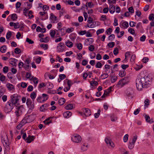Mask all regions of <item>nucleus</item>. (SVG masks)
Wrapping results in <instances>:
<instances>
[{
  "label": "nucleus",
  "instance_id": "f257e3e1",
  "mask_svg": "<svg viewBox=\"0 0 154 154\" xmlns=\"http://www.w3.org/2000/svg\"><path fill=\"white\" fill-rule=\"evenodd\" d=\"M139 79L136 80V86L138 91H141L144 88H146L150 84L151 78L149 75H144L143 73H140Z\"/></svg>",
  "mask_w": 154,
  "mask_h": 154
},
{
  "label": "nucleus",
  "instance_id": "f03ea898",
  "mask_svg": "<svg viewBox=\"0 0 154 154\" xmlns=\"http://www.w3.org/2000/svg\"><path fill=\"white\" fill-rule=\"evenodd\" d=\"M20 98V96L17 94H14L11 95L10 101L15 104L16 106L19 105V100Z\"/></svg>",
  "mask_w": 154,
  "mask_h": 154
},
{
  "label": "nucleus",
  "instance_id": "7ed1b4c3",
  "mask_svg": "<svg viewBox=\"0 0 154 154\" xmlns=\"http://www.w3.org/2000/svg\"><path fill=\"white\" fill-rule=\"evenodd\" d=\"M1 140L6 150L7 151H9L10 150V148L9 146V143L7 136L6 135L5 136L2 137Z\"/></svg>",
  "mask_w": 154,
  "mask_h": 154
},
{
  "label": "nucleus",
  "instance_id": "20e7f679",
  "mask_svg": "<svg viewBox=\"0 0 154 154\" xmlns=\"http://www.w3.org/2000/svg\"><path fill=\"white\" fill-rule=\"evenodd\" d=\"M24 110L23 105H21L17 107L15 113L17 117H18L20 116L23 111Z\"/></svg>",
  "mask_w": 154,
  "mask_h": 154
},
{
  "label": "nucleus",
  "instance_id": "39448f33",
  "mask_svg": "<svg viewBox=\"0 0 154 154\" xmlns=\"http://www.w3.org/2000/svg\"><path fill=\"white\" fill-rule=\"evenodd\" d=\"M66 46L63 42L59 43L57 47V51L58 52H61L64 51Z\"/></svg>",
  "mask_w": 154,
  "mask_h": 154
},
{
  "label": "nucleus",
  "instance_id": "423d86ee",
  "mask_svg": "<svg viewBox=\"0 0 154 154\" xmlns=\"http://www.w3.org/2000/svg\"><path fill=\"white\" fill-rule=\"evenodd\" d=\"M26 104L29 109L32 110L34 107V103L32 102L30 98H27L26 100Z\"/></svg>",
  "mask_w": 154,
  "mask_h": 154
},
{
  "label": "nucleus",
  "instance_id": "0eeeda50",
  "mask_svg": "<svg viewBox=\"0 0 154 154\" xmlns=\"http://www.w3.org/2000/svg\"><path fill=\"white\" fill-rule=\"evenodd\" d=\"M14 105H15V104L9 100L6 104L5 109H7L8 112H10L13 109Z\"/></svg>",
  "mask_w": 154,
  "mask_h": 154
},
{
  "label": "nucleus",
  "instance_id": "6e6552de",
  "mask_svg": "<svg viewBox=\"0 0 154 154\" xmlns=\"http://www.w3.org/2000/svg\"><path fill=\"white\" fill-rule=\"evenodd\" d=\"M126 95L130 98H132L134 96V91L133 89L131 88L127 89L125 91Z\"/></svg>",
  "mask_w": 154,
  "mask_h": 154
},
{
  "label": "nucleus",
  "instance_id": "1a4fd4ad",
  "mask_svg": "<svg viewBox=\"0 0 154 154\" xmlns=\"http://www.w3.org/2000/svg\"><path fill=\"white\" fill-rule=\"evenodd\" d=\"M72 140L74 142L76 143H79L82 140L81 137L77 134H74L72 137Z\"/></svg>",
  "mask_w": 154,
  "mask_h": 154
},
{
  "label": "nucleus",
  "instance_id": "9d476101",
  "mask_svg": "<svg viewBox=\"0 0 154 154\" xmlns=\"http://www.w3.org/2000/svg\"><path fill=\"white\" fill-rule=\"evenodd\" d=\"M33 115H31L25 116L23 119L25 121L26 123H29L31 122L33 120Z\"/></svg>",
  "mask_w": 154,
  "mask_h": 154
},
{
  "label": "nucleus",
  "instance_id": "9b49d317",
  "mask_svg": "<svg viewBox=\"0 0 154 154\" xmlns=\"http://www.w3.org/2000/svg\"><path fill=\"white\" fill-rule=\"evenodd\" d=\"M105 141L106 143L108 145L110 146L112 148H113L114 146V143L112 142L110 139L108 138H106L105 139Z\"/></svg>",
  "mask_w": 154,
  "mask_h": 154
},
{
  "label": "nucleus",
  "instance_id": "f8f14e48",
  "mask_svg": "<svg viewBox=\"0 0 154 154\" xmlns=\"http://www.w3.org/2000/svg\"><path fill=\"white\" fill-rule=\"evenodd\" d=\"M122 79V85H121V87H122L125 85L126 84H127L129 82V77L127 76L124 78Z\"/></svg>",
  "mask_w": 154,
  "mask_h": 154
},
{
  "label": "nucleus",
  "instance_id": "ddd939ff",
  "mask_svg": "<svg viewBox=\"0 0 154 154\" xmlns=\"http://www.w3.org/2000/svg\"><path fill=\"white\" fill-rule=\"evenodd\" d=\"M120 26L121 28H124L126 29L129 26L128 23L126 21L122 23L121 22L120 23Z\"/></svg>",
  "mask_w": 154,
  "mask_h": 154
},
{
  "label": "nucleus",
  "instance_id": "4468645a",
  "mask_svg": "<svg viewBox=\"0 0 154 154\" xmlns=\"http://www.w3.org/2000/svg\"><path fill=\"white\" fill-rule=\"evenodd\" d=\"M85 110H83V112H85L84 115L86 116H89L91 114V110L88 108H85Z\"/></svg>",
  "mask_w": 154,
  "mask_h": 154
},
{
  "label": "nucleus",
  "instance_id": "2eb2a0df",
  "mask_svg": "<svg viewBox=\"0 0 154 154\" xmlns=\"http://www.w3.org/2000/svg\"><path fill=\"white\" fill-rule=\"evenodd\" d=\"M35 137L33 136H31L29 135L27 138H26V142L27 143H30L32 141H33L35 139Z\"/></svg>",
  "mask_w": 154,
  "mask_h": 154
},
{
  "label": "nucleus",
  "instance_id": "dca6fc26",
  "mask_svg": "<svg viewBox=\"0 0 154 154\" xmlns=\"http://www.w3.org/2000/svg\"><path fill=\"white\" fill-rule=\"evenodd\" d=\"M49 106V104L46 103L42 105L40 107V110L44 112L46 109Z\"/></svg>",
  "mask_w": 154,
  "mask_h": 154
},
{
  "label": "nucleus",
  "instance_id": "f3484780",
  "mask_svg": "<svg viewBox=\"0 0 154 154\" xmlns=\"http://www.w3.org/2000/svg\"><path fill=\"white\" fill-rule=\"evenodd\" d=\"M72 115L71 112L69 111H67L64 112L63 115L65 118H69Z\"/></svg>",
  "mask_w": 154,
  "mask_h": 154
},
{
  "label": "nucleus",
  "instance_id": "a211bd4d",
  "mask_svg": "<svg viewBox=\"0 0 154 154\" xmlns=\"http://www.w3.org/2000/svg\"><path fill=\"white\" fill-rule=\"evenodd\" d=\"M31 81H33L34 83V85L35 87H36L38 82V79L35 77H32V79H31Z\"/></svg>",
  "mask_w": 154,
  "mask_h": 154
},
{
  "label": "nucleus",
  "instance_id": "6ab92c4d",
  "mask_svg": "<svg viewBox=\"0 0 154 154\" xmlns=\"http://www.w3.org/2000/svg\"><path fill=\"white\" fill-rule=\"evenodd\" d=\"M115 6L113 5H111L109 6V11L111 14H113L115 11Z\"/></svg>",
  "mask_w": 154,
  "mask_h": 154
},
{
  "label": "nucleus",
  "instance_id": "aec40b11",
  "mask_svg": "<svg viewBox=\"0 0 154 154\" xmlns=\"http://www.w3.org/2000/svg\"><path fill=\"white\" fill-rule=\"evenodd\" d=\"M17 61V60L16 59L11 58L10 59V63L14 66H16V62Z\"/></svg>",
  "mask_w": 154,
  "mask_h": 154
},
{
  "label": "nucleus",
  "instance_id": "412c9836",
  "mask_svg": "<svg viewBox=\"0 0 154 154\" xmlns=\"http://www.w3.org/2000/svg\"><path fill=\"white\" fill-rule=\"evenodd\" d=\"M58 30L59 31L58 32L59 34H60L62 36L65 34V27H63L60 29H59Z\"/></svg>",
  "mask_w": 154,
  "mask_h": 154
},
{
  "label": "nucleus",
  "instance_id": "4be33fe9",
  "mask_svg": "<svg viewBox=\"0 0 154 154\" xmlns=\"http://www.w3.org/2000/svg\"><path fill=\"white\" fill-rule=\"evenodd\" d=\"M88 147V145L87 143H84L82 146L81 149L83 151L86 150Z\"/></svg>",
  "mask_w": 154,
  "mask_h": 154
},
{
  "label": "nucleus",
  "instance_id": "5701e85b",
  "mask_svg": "<svg viewBox=\"0 0 154 154\" xmlns=\"http://www.w3.org/2000/svg\"><path fill=\"white\" fill-rule=\"evenodd\" d=\"M6 86L9 91L12 90L14 89V87L13 85L8 83L6 84Z\"/></svg>",
  "mask_w": 154,
  "mask_h": 154
},
{
  "label": "nucleus",
  "instance_id": "b1692460",
  "mask_svg": "<svg viewBox=\"0 0 154 154\" xmlns=\"http://www.w3.org/2000/svg\"><path fill=\"white\" fill-rule=\"evenodd\" d=\"M5 90L4 87L2 86H0V98L4 94Z\"/></svg>",
  "mask_w": 154,
  "mask_h": 154
},
{
  "label": "nucleus",
  "instance_id": "393cba45",
  "mask_svg": "<svg viewBox=\"0 0 154 154\" xmlns=\"http://www.w3.org/2000/svg\"><path fill=\"white\" fill-rule=\"evenodd\" d=\"M65 109L67 110L72 109L73 108V104H69L66 105L65 107Z\"/></svg>",
  "mask_w": 154,
  "mask_h": 154
},
{
  "label": "nucleus",
  "instance_id": "a878e982",
  "mask_svg": "<svg viewBox=\"0 0 154 154\" xmlns=\"http://www.w3.org/2000/svg\"><path fill=\"white\" fill-rule=\"evenodd\" d=\"M7 47L5 45H3L0 48V52L3 53H5L7 50Z\"/></svg>",
  "mask_w": 154,
  "mask_h": 154
},
{
  "label": "nucleus",
  "instance_id": "bb28decb",
  "mask_svg": "<svg viewBox=\"0 0 154 154\" xmlns=\"http://www.w3.org/2000/svg\"><path fill=\"white\" fill-rule=\"evenodd\" d=\"M65 44L66 46L69 48H71L73 45V43L72 42L70 41L69 40H68L67 41L65 42Z\"/></svg>",
  "mask_w": 154,
  "mask_h": 154
},
{
  "label": "nucleus",
  "instance_id": "cd10ccee",
  "mask_svg": "<svg viewBox=\"0 0 154 154\" xmlns=\"http://www.w3.org/2000/svg\"><path fill=\"white\" fill-rule=\"evenodd\" d=\"M126 74V72L125 70H123L122 71L120 70L119 71V76L123 77Z\"/></svg>",
  "mask_w": 154,
  "mask_h": 154
},
{
  "label": "nucleus",
  "instance_id": "c85d7f7f",
  "mask_svg": "<svg viewBox=\"0 0 154 154\" xmlns=\"http://www.w3.org/2000/svg\"><path fill=\"white\" fill-rule=\"evenodd\" d=\"M33 77L34 76H32L30 73L27 72L26 74V78L27 79H29L30 80H31V79H32V77Z\"/></svg>",
  "mask_w": 154,
  "mask_h": 154
},
{
  "label": "nucleus",
  "instance_id": "c756f323",
  "mask_svg": "<svg viewBox=\"0 0 154 154\" xmlns=\"http://www.w3.org/2000/svg\"><path fill=\"white\" fill-rule=\"evenodd\" d=\"M65 100L64 98H60L58 100V103L60 105H63L65 103Z\"/></svg>",
  "mask_w": 154,
  "mask_h": 154
},
{
  "label": "nucleus",
  "instance_id": "7c9ffc66",
  "mask_svg": "<svg viewBox=\"0 0 154 154\" xmlns=\"http://www.w3.org/2000/svg\"><path fill=\"white\" fill-rule=\"evenodd\" d=\"M112 87H110L108 88L107 89L104 90V94H106V95H107L109 93L112 91Z\"/></svg>",
  "mask_w": 154,
  "mask_h": 154
},
{
  "label": "nucleus",
  "instance_id": "2f4dec72",
  "mask_svg": "<svg viewBox=\"0 0 154 154\" xmlns=\"http://www.w3.org/2000/svg\"><path fill=\"white\" fill-rule=\"evenodd\" d=\"M42 98H43V101L44 102L47 100L48 98V95L46 94H43L42 95Z\"/></svg>",
  "mask_w": 154,
  "mask_h": 154
},
{
  "label": "nucleus",
  "instance_id": "473e14b6",
  "mask_svg": "<svg viewBox=\"0 0 154 154\" xmlns=\"http://www.w3.org/2000/svg\"><path fill=\"white\" fill-rule=\"evenodd\" d=\"M49 38L46 37L44 38H41L40 41L41 42L46 43L48 41Z\"/></svg>",
  "mask_w": 154,
  "mask_h": 154
},
{
  "label": "nucleus",
  "instance_id": "72a5a7b5",
  "mask_svg": "<svg viewBox=\"0 0 154 154\" xmlns=\"http://www.w3.org/2000/svg\"><path fill=\"white\" fill-rule=\"evenodd\" d=\"M88 6L87 5H86V7H87L86 9L87 10L88 9V6L90 8H91L94 7V5L93 4L92 2H89L88 3Z\"/></svg>",
  "mask_w": 154,
  "mask_h": 154
},
{
  "label": "nucleus",
  "instance_id": "f704fd0d",
  "mask_svg": "<svg viewBox=\"0 0 154 154\" xmlns=\"http://www.w3.org/2000/svg\"><path fill=\"white\" fill-rule=\"evenodd\" d=\"M36 93L34 92H32L30 95V97L34 101V100L36 97Z\"/></svg>",
  "mask_w": 154,
  "mask_h": 154
},
{
  "label": "nucleus",
  "instance_id": "c9c22d12",
  "mask_svg": "<svg viewBox=\"0 0 154 154\" xmlns=\"http://www.w3.org/2000/svg\"><path fill=\"white\" fill-rule=\"evenodd\" d=\"M11 16V18L13 20H16L17 18V15L16 14H13Z\"/></svg>",
  "mask_w": 154,
  "mask_h": 154
},
{
  "label": "nucleus",
  "instance_id": "e433bc0d",
  "mask_svg": "<svg viewBox=\"0 0 154 154\" xmlns=\"http://www.w3.org/2000/svg\"><path fill=\"white\" fill-rule=\"evenodd\" d=\"M24 64L22 62H20L18 64V67L20 70L22 69V67H24Z\"/></svg>",
  "mask_w": 154,
  "mask_h": 154
},
{
  "label": "nucleus",
  "instance_id": "4c0bfd02",
  "mask_svg": "<svg viewBox=\"0 0 154 154\" xmlns=\"http://www.w3.org/2000/svg\"><path fill=\"white\" fill-rule=\"evenodd\" d=\"M55 31L54 30H51L50 31V35L51 36V37L52 38H54L55 36Z\"/></svg>",
  "mask_w": 154,
  "mask_h": 154
},
{
  "label": "nucleus",
  "instance_id": "58836bf2",
  "mask_svg": "<svg viewBox=\"0 0 154 154\" xmlns=\"http://www.w3.org/2000/svg\"><path fill=\"white\" fill-rule=\"evenodd\" d=\"M40 47L45 50H47L48 48V45L47 44H42L40 45Z\"/></svg>",
  "mask_w": 154,
  "mask_h": 154
},
{
  "label": "nucleus",
  "instance_id": "ea45409f",
  "mask_svg": "<svg viewBox=\"0 0 154 154\" xmlns=\"http://www.w3.org/2000/svg\"><path fill=\"white\" fill-rule=\"evenodd\" d=\"M95 25L93 23H88L85 26L86 27H88L89 28H94L95 27Z\"/></svg>",
  "mask_w": 154,
  "mask_h": 154
},
{
  "label": "nucleus",
  "instance_id": "a19ab883",
  "mask_svg": "<svg viewBox=\"0 0 154 154\" xmlns=\"http://www.w3.org/2000/svg\"><path fill=\"white\" fill-rule=\"evenodd\" d=\"M14 52L15 54H19L20 53L21 51L19 48H17L14 49Z\"/></svg>",
  "mask_w": 154,
  "mask_h": 154
},
{
  "label": "nucleus",
  "instance_id": "79ce46f5",
  "mask_svg": "<svg viewBox=\"0 0 154 154\" xmlns=\"http://www.w3.org/2000/svg\"><path fill=\"white\" fill-rule=\"evenodd\" d=\"M128 32L132 35L135 34V31L134 29L132 28H129L128 29Z\"/></svg>",
  "mask_w": 154,
  "mask_h": 154
},
{
  "label": "nucleus",
  "instance_id": "37998d69",
  "mask_svg": "<svg viewBox=\"0 0 154 154\" xmlns=\"http://www.w3.org/2000/svg\"><path fill=\"white\" fill-rule=\"evenodd\" d=\"M77 48L79 50H81L82 48V43H80L76 44Z\"/></svg>",
  "mask_w": 154,
  "mask_h": 154
},
{
  "label": "nucleus",
  "instance_id": "c03bdc74",
  "mask_svg": "<svg viewBox=\"0 0 154 154\" xmlns=\"http://www.w3.org/2000/svg\"><path fill=\"white\" fill-rule=\"evenodd\" d=\"M33 13V12L32 11H29L28 14V16L29 17V18L30 19L31 18L34 17V16L32 14Z\"/></svg>",
  "mask_w": 154,
  "mask_h": 154
},
{
  "label": "nucleus",
  "instance_id": "a18cd8bd",
  "mask_svg": "<svg viewBox=\"0 0 154 154\" xmlns=\"http://www.w3.org/2000/svg\"><path fill=\"white\" fill-rule=\"evenodd\" d=\"M100 112L101 111L100 109H99L98 110L97 113H95L94 114V116L95 118H97L99 117L100 115Z\"/></svg>",
  "mask_w": 154,
  "mask_h": 154
},
{
  "label": "nucleus",
  "instance_id": "49530a36",
  "mask_svg": "<svg viewBox=\"0 0 154 154\" xmlns=\"http://www.w3.org/2000/svg\"><path fill=\"white\" fill-rule=\"evenodd\" d=\"M74 29L72 27L68 28L66 30V32L70 33L74 31Z\"/></svg>",
  "mask_w": 154,
  "mask_h": 154
},
{
  "label": "nucleus",
  "instance_id": "de8ad7c7",
  "mask_svg": "<svg viewBox=\"0 0 154 154\" xmlns=\"http://www.w3.org/2000/svg\"><path fill=\"white\" fill-rule=\"evenodd\" d=\"M12 34L11 31H9L8 32L6 35V38L7 39H9L11 37Z\"/></svg>",
  "mask_w": 154,
  "mask_h": 154
},
{
  "label": "nucleus",
  "instance_id": "09e8293b",
  "mask_svg": "<svg viewBox=\"0 0 154 154\" xmlns=\"http://www.w3.org/2000/svg\"><path fill=\"white\" fill-rule=\"evenodd\" d=\"M5 79V76L0 73V80L2 82L4 81Z\"/></svg>",
  "mask_w": 154,
  "mask_h": 154
},
{
  "label": "nucleus",
  "instance_id": "8fccbe9b",
  "mask_svg": "<svg viewBox=\"0 0 154 154\" xmlns=\"http://www.w3.org/2000/svg\"><path fill=\"white\" fill-rule=\"evenodd\" d=\"M102 65L101 63L99 61L97 63L95 66L97 68H101V67H102Z\"/></svg>",
  "mask_w": 154,
  "mask_h": 154
},
{
  "label": "nucleus",
  "instance_id": "3c124183",
  "mask_svg": "<svg viewBox=\"0 0 154 154\" xmlns=\"http://www.w3.org/2000/svg\"><path fill=\"white\" fill-rule=\"evenodd\" d=\"M128 136H129L128 134H126L124 136L123 138V140L125 142H126L127 141Z\"/></svg>",
  "mask_w": 154,
  "mask_h": 154
},
{
  "label": "nucleus",
  "instance_id": "603ef678",
  "mask_svg": "<svg viewBox=\"0 0 154 154\" xmlns=\"http://www.w3.org/2000/svg\"><path fill=\"white\" fill-rule=\"evenodd\" d=\"M115 43L114 42H110L107 45L108 46V47L109 48H112L115 46Z\"/></svg>",
  "mask_w": 154,
  "mask_h": 154
},
{
  "label": "nucleus",
  "instance_id": "864d4df0",
  "mask_svg": "<svg viewBox=\"0 0 154 154\" xmlns=\"http://www.w3.org/2000/svg\"><path fill=\"white\" fill-rule=\"evenodd\" d=\"M90 83L91 86H93V85H98V82L95 81H92L90 82Z\"/></svg>",
  "mask_w": 154,
  "mask_h": 154
},
{
  "label": "nucleus",
  "instance_id": "5fc2aeb1",
  "mask_svg": "<svg viewBox=\"0 0 154 154\" xmlns=\"http://www.w3.org/2000/svg\"><path fill=\"white\" fill-rule=\"evenodd\" d=\"M104 31V29H100L98 30L96 32L97 35H99L103 32Z\"/></svg>",
  "mask_w": 154,
  "mask_h": 154
},
{
  "label": "nucleus",
  "instance_id": "6e6d98bb",
  "mask_svg": "<svg viewBox=\"0 0 154 154\" xmlns=\"http://www.w3.org/2000/svg\"><path fill=\"white\" fill-rule=\"evenodd\" d=\"M145 118L146 119V122H150V118L148 115H146L145 116Z\"/></svg>",
  "mask_w": 154,
  "mask_h": 154
},
{
  "label": "nucleus",
  "instance_id": "4d7b16f0",
  "mask_svg": "<svg viewBox=\"0 0 154 154\" xmlns=\"http://www.w3.org/2000/svg\"><path fill=\"white\" fill-rule=\"evenodd\" d=\"M43 53V52L42 51H34L33 52V54L36 55V54H42Z\"/></svg>",
  "mask_w": 154,
  "mask_h": 154
},
{
  "label": "nucleus",
  "instance_id": "13d9d810",
  "mask_svg": "<svg viewBox=\"0 0 154 154\" xmlns=\"http://www.w3.org/2000/svg\"><path fill=\"white\" fill-rule=\"evenodd\" d=\"M117 79V77H113L111 79V82L112 83H113L116 81Z\"/></svg>",
  "mask_w": 154,
  "mask_h": 154
},
{
  "label": "nucleus",
  "instance_id": "bf43d9fd",
  "mask_svg": "<svg viewBox=\"0 0 154 154\" xmlns=\"http://www.w3.org/2000/svg\"><path fill=\"white\" fill-rule=\"evenodd\" d=\"M8 71V66H5L3 68V71L5 73H7Z\"/></svg>",
  "mask_w": 154,
  "mask_h": 154
},
{
  "label": "nucleus",
  "instance_id": "052dcab7",
  "mask_svg": "<svg viewBox=\"0 0 154 154\" xmlns=\"http://www.w3.org/2000/svg\"><path fill=\"white\" fill-rule=\"evenodd\" d=\"M149 100L146 99L144 101L145 106L148 107L149 105Z\"/></svg>",
  "mask_w": 154,
  "mask_h": 154
},
{
  "label": "nucleus",
  "instance_id": "680f3d73",
  "mask_svg": "<svg viewBox=\"0 0 154 154\" xmlns=\"http://www.w3.org/2000/svg\"><path fill=\"white\" fill-rule=\"evenodd\" d=\"M94 46L92 45H91L88 47V49L91 51H93L94 49Z\"/></svg>",
  "mask_w": 154,
  "mask_h": 154
},
{
  "label": "nucleus",
  "instance_id": "e2e57ef3",
  "mask_svg": "<svg viewBox=\"0 0 154 154\" xmlns=\"http://www.w3.org/2000/svg\"><path fill=\"white\" fill-rule=\"evenodd\" d=\"M113 53L115 55H116L119 53V50L118 49L116 48H115L113 50Z\"/></svg>",
  "mask_w": 154,
  "mask_h": 154
},
{
  "label": "nucleus",
  "instance_id": "0e129e2a",
  "mask_svg": "<svg viewBox=\"0 0 154 154\" xmlns=\"http://www.w3.org/2000/svg\"><path fill=\"white\" fill-rule=\"evenodd\" d=\"M26 41L29 44H33L34 43V42L31 39L28 38H26Z\"/></svg>",
  "mask_w": 154,
  "mask_h": 154
},
{
  "label": "nucleus",
  "instance_id": "69168bd1",
  "mask_svg": "<svg viewBox=\"0 0 154 154\" xmlns=\"http://www.w3.org/2000/svg\"><path fill=\"white\" fill-rule=\"evenodd\" d=\"M59 77L61 80H63L66 77V75L64 74H60L59 75Z\"/></svg>",
  "mask_w": 154,
  "mask_h": 154
},
{
  "label": "nucleus",
  "instance_id": "338daca9",
  "mask_svg": "<svg viewBox=\"0 0 154 154\" xmlns=\"http://www.w3.org/2000/svg\"><path fill=\"white\" fill-rule=\"evenodd\" d=\"M115 38V36L114 34H112L110 35L109 37V39L111 41H112L114 40Z\"/></svg>",
  "mask_w": 154,
  "mask_h": 154
},
{
  "label": "nucleus",
  "instance_id": "774afa93",
  "mask_svg": "<svg viewBox=\"0 0 154 154\" xmlns=\"http://www.w3.org/2000/svg\"><path fill=\"white\" fill-rule=\"evenodd\" d=\"M149 19L150 20H153L154 19V15L153 14H151L149 17Z\"/></svg>",
  "mask_w": 154,
  "mask_h": 154
}]
</instances>
